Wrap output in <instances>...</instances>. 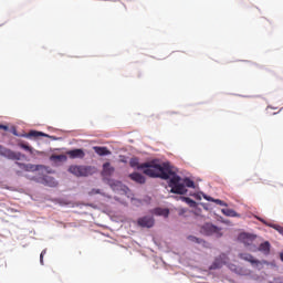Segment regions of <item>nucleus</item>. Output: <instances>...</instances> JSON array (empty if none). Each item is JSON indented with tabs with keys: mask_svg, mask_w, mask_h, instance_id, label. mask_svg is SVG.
I'll return each mask as SVG.
<instances>
[{
	"mask_svg": "<svg viewBox=\"0 0 283 283\" xmlns=\"http://www.w3.org/2000/svg\"><path fill=\"white\" fill-rule=\"evenodd\" d=\"M52 160H59V163H65L67 160V156L65 155H53L51 156Z\"/></svg>",
	"mask_w": 283,
	"mask_h": 283,
	"instance_id": "nucleus-20",
	"label": "nucleus"
},
{
	"mask_svg": "<svg viewBox=\"0 0 283 283\" xmlns=\"http://www.w3.org/2000/svg\"><path fill=\"white\" fill-rule=\"evenodd\" d=\"M222 213L223 216H228V218H239L240 214H238V212H235V210L233 209H222Z\"/></svg>",
	"mask_w": 283,
	"mask_h": 283,
	"instance_id": "nucleus-18",
	"label": "nucleus"
},
{
	"mask_svg": "<svg viewBox=\"0 0 283 283\" xmlns=\"http://www.w3.org/2000/svg\"><path fill=\"white\" fill-rule=\"evenodd\" d=\"M181 200L184 202H186L187 205H189V207H197V203L195 200H192L191 198L189 197H182Z\"/></svg>",
	"mask_w": 283,
	"mask_h": 283,
	"instance_id": "nucleus-21",
	"label": "nucleus"
},
{
	"mask_svg": "<svg viewBox=\"0 0 283 283\" xmlns=\"http://www.w3.org/2000/svg\"><path fill=\"white\" fill-rule=\"evenodd\" d=\"M114 171H116V169L112 166V164H109V161L103 164V178H109V176H114Z\"/></svg>",
	"mask_w": 283,
	"mask_h": 283,
	"instance_id": "nucleus-11",
	"label": "nucleus"
},
{
	"mask_svg": "<svg viewBox=\"0 0 283 283\" xmlns=\"http://www.w3.org/2000/svg\"><path fill=\"white\" fill-rule=\"evenodd\" d=\"M130 167H137L138 169H143L146 176L149 178H161V180H167L169 176H171V164H153V163H144L140 164L138 158H132L129 161Z\"/></svg>",
	"mask_w": 283,
	"mask_h": 283,
	"instance_id": "nucleus-1",
	"label": "nucleus"
},
{
	"mask_svg": "<svg viewBox=\"0 0 283 283\" xmlns=\"http://www.w3.org/2000/svg\"><path fill=\"white\" fill-rule=\"evenodd\" d=\"M111 187H112L113 189H116L117 187H123V182H120V181H115V182L111 184Z\"/></svg>",
	"mask_w": 283,
	"mask_h": 283,
	"instance_id": "nucleus-25",
	"label": "nucleus"
},
{
	"mask_svg": "<svg viewBox=\"0 0 283 283\" xmlns=\"http://www.w3.org/2000/svg\"><path fill=\"white\" fill-rule=\"evenodd\" d=\"M229 262V256L222 253L218 258L214 259L213 263L210 265V271H216L218 269H222L224 264Z\"/></svg>",
	"mask_w": 283,
	"mask_h": 283,
	"instance_id": "nucleus-8",
	"label": "nucleus"
},
{
	"mask_svg": "<svg viewBox=\"0 0 283 283\" xmlns=\"http://www.w3.org/2000/svg\"><path fill=\"white\" fill-rule=\"evenodd\" d=\"M69 172L76 176V178H87V176L96 174V168L93 166L72 165L69 167Z\"/></svg>",
	"mask_w": 283,
	"mask_h": 283,
	"instance_id": "nucleus-3",
	"label": "nucleus"
},
{
	"mask_svg": "<svg viewBox=\"0 0 283 283\" xmlns=\"http://www.w3.org/2000/svg\"><path fill=\"white\" fill-rule=\"evenodd\" d=\"M258 220H260V222H263V224H266L269 227V223H266V221H264V219L258 218Z\"/></svg>",
	"mask_w": 283,
	"mask_h": 283,
	"instance_id": "nucleus-31",
	"label": "nucleus"
},
{
	"mask_svg": "<svg viewBox=\"0 0 283 283\" xmlns=\"http://www.w3.org/2000/svg\"><path fill=\"white\" fill-rule=\"evenodd\" d=\"M0 156H3L9 160H21L22 158H25V155L17 153L14 150H10L3 146H0Z\"/></svg>",
	"mask_w": 283,
	"mask_h": 283,
	"instance_id": "nucleus-4",
	"label": "nucleus"
},
{
	"mask_svg": "<svg viewBox=\"0 0 283 283\" xmlns=\"http://www.w3.org/2000/svg\"><path fill=\"white\" fill-rule=\"evenodd\" d=\"M280 260L283 262V253L280 254Z\"/></svg>",
	"mask_w": 283,
	"mask_h": 283,
	"instance_id": "nucleus-32",
	"label": "nucleus"
},
{
	"mask_svg": "<svg viewBox=\"0 0 283 283\" xmlns=\"http://www.w3.org/2000/svg\"><path fill=\"white\" fill-rule=\"evenodd\" d=\"M43 185L46 187H59V181L51 176H45L43 178Z\"/></svg>",
	"mask_w": 283,
	"mask_h": 283,
	"instance_id": "nucleus-16",
	"label": "nucleus"
},
{
	"mask_svg": "<svg viewBox=\"0 0 283 283\" xmlns=\"http://www.w3.org/2000/svg\"><path fill=\"white\" fill-rule=\"evenodd\" d=\"M137 224L146 229H151V227H154L155 224L154 217H149V216L142 217L137 220Z\"/></svg>",
	"mask_w": 283,
	"mask_h": 283,
	"instance_id": "nucleus-10",
	"label": "nucleus"
},
{
	"mask_svg": "<svg viewBox=\"0 0 283 283\" xmlns=\"http://www.w3.org/2000/svg\"><path fill=\"white\" fill-rule=\"evenodd\" d=\"M155 216H164V218L169 217V209H163V208H157L154 210Z\"/></svg>",
	"mask_w": 283,
	"mask_h": 283,
	"instance_id": "nucleus-19",
	"label": "nucleus"
},
{
	"mask_svg": "<svg viewBox=\"0 0 283 283\" xmlns=\"http://www.w3.org/2000/svg\"><path fill=\"white\" fill-rule=\"evenodd\" d=\"M21 149H24V151H29V154H32V147L25 143H19L18 144Z\"/></svg>",
	"mask_w": 283,
	"mask_h": 283,
	"instance_id": "nucleus-22",
	"label": "nucleus"
},
{
	"mask_svg": "<svg viewBox=\"0 0 283 283\" xmlns=\"http://www.w3.org/2000/svg\"><path fill=\"white\" fill-rule=\"evenodd\" d=\"M94 193H101V190L99 189H93L91 191V196H94Z\"/></svg>",
	"mask_w": 283,
	"mask_h": 283,
	"instance_id": "nucleus-28",
	"label": "nucleus"
},
{
	"mask_svg": "<svg viewBox=\"0 0 283 283\" xmlns=\"http://www.w3.org/2000/svg\"><path fill=\"white\" fill-rule=\"evenodd\" d=\"M250 251H252V253L261 251V253H264V255H269V253H271V243L269 241H265L261 243L259 247L253 245L252 248H250Z\"/></svg>",
	"mask_w": 283,
	"mask_h": 283,
	"instance_id": "nucleus-9",
	"label": "nucleus"
},
{
	"mask_svg": "<svg viewBox=\"0 0 283 283\" xmlns=\"http://www.w3.org/2000/svg\"><path fill=\"white\" fill-rule=\"evenodd\" d=\"M220 231L221 229L212 223H205L201 228V233H203L205 235H217V238H220L222 235Z\"/></svg>",
	"mask_w": 283,
	"mask_h": 283,
	"instance_id": "nucleus-7",
	"label": "nucleus"
},
{
	"mask_svg": "<svg viewBox=\"0 0 283 283\" xmlns=\"http://www.w3.org/2000/svg\"><path fill=\"white\" fill-rule=\"evenodd\" d=\"M0 129H3L4 132H8V126L0 124Z\"/></svg>",
	"mask_w": 283,
	"mask_h": 283,
	"instance_id": "nucleus-29",
	"label": "nucleus"
},
{
	"mask_svg": "<svg viewBox=\"0 0 283 283\" xmlns=\"http://www.w3.org/2000/svg\"><path fill=\"white\" fill-rule=\"evenodd\" d=\"M228 268L230 271H234V273H238V266L235 264H229Z\"/></svg>",
	"mask_w": 283,
	"mask_h": 283,
	"instance_id": "nucleus-26",
	"label": "nucleus"
},
{
	"mask_svg": "<svg viewBox=\"0 0 283 283\" xmlns=\"http://www.w3.org/2000/svg\"><path fill=\"white\" fill-rule=\"evenodd\" d=\"M172 174L169 175V187L171 188V193H178L179 196H185L187 193V188L196 189V184L193 180L189 178H180V176L176 175V170H174V167L171 166Z\"/></svg>",
	"mask_w": 283,
	"mask_h": 283,
	"instance_id": "nucleus-2",
	"label": "nucleus"
},
{
	"mask_svg": "<svg viewBox=\"0 0 283 283\" xmlns=\"http://www.w3.org/2000/svg\"><path fill=\"white\" fill-rule=\"evenodd\" d=\"M130 180H134V182H137L138 185H145L146 179L145 176L138 172H133L129 175Z\"/></svg>",
	"mask_w": 283,
	"mask_h": 283,
	"instance_id": "nucleus-14",
	"label": "nucleus"
},
{
	"mask_svg": "<svg viewBox=\"0 0 283 283\" xmlns=\"http://www.w3.org/2000/svg\"><path fill=\"white\" fill-rule=\"evenodd\" d=\"M95 154H97V156H109V154H112V151H109V149H107V147H103V146H95L93 147Z\"/></svg>",
	"mask_w": 283,
	"mask_h": 283,
	"instance_id": "nucleus-15",
	"label": "nucleus"
},
{
	"mask_svg": "<svg viewBox=\"0 0 283 283\" xmlns=\"http://www.w3.org/2000/svg\"><path fill=\"white\" fill-rule=\"evenodd\" d=\"M258 220H260V222H263V224H266L269 227V223H266V221H264V219L258 218Z\"/></svg>",
	"mask_w": 283,
	"mask_h": 283,
	"instance_id": "nucleus-30",
	"label": "nucleus"
},
{
	"mask_svg": "<svg viewBox=\"0 0 283 283\" xmlns=\"http://www.w3.org/2000/svg\"><path fill=\"white\" fill-rule=\"evenodd\" d=\"M39 136H43L44 138H48V134L39 132V130H31L25 135L27 138H39Z\"/></svg>",
	"mask_w": 283,
	"mask_h": 283,
	"instance_id": "nucleus-17",
	"label": "nucleus"
},
{
	"mask_svg": "<svg viewBox=\"0 0 283 283\" xmlns=\"http://www.w3.org/2000/svg\"><path fill=\"white\" fill-rule=\"evenodd\" d=\"M66 156L71 159H76V158H85V151L81 148H75L73 150H67Z\"/></svg>",
	"mask_w": 283,
	"mask_h": 283,
	"instance_id": "nucleus-12",
	"label": "nucleus"
},
{
	"mask_svg": "<svg viewBox=\"0 0 283 283\" xmlns=\"http://www.w3.org/2000/svg\"><path fill=\"white\" fill-rule=\"evenodd\" d=\"M239 258L241 260H244L245 262H250V264H252V266H256V269H262V266L264 264H269V262L260 261V260L255 259L252 254H249V253H241V254H239Z\"/></svg>",
	"mask_w": 283,
	"mask_h": 283,
	"instance_id": "nucleus-6",
	"label": "nucleus"
},
{
	"mask_svg": "<svg viewBox=\"0 0 283 283\" xmlns=\"http://www.w3.org/2000/svg\"><path fill=\"white\" fill-rule=\"evenodd\" d=\"M20 169H23V171H39V166L32 165V164H21L19 161L15 163Z\"/></svg>",
	"mask_w": 283,
	"mask_h": 283,
	"instance_id": "nucleus-13",
	"label": "nucleus"
},
{
	"mask_svg": "<svg viewBox=\"0 0 283 283\" xmlns=\"http://www.w3.org/2000/svg\"><path fill=\"white\" fill-rule=\"evenodd\" d=\"M256 239H258V235L247 233V232H242L238 237L239 242H242V244H244L245 247H250V249L252 247H255L254 242Z\"/></svg>",
	"mask_w": 283,
	"mask_h": 283,
	"instance_id": "nucleus-5",
	"label": "nucleus"
},
{
	"mask_svg": "<svg viewBox=\"0 0 283 283\" xmlns=\"http://www.w3.org/2000/svg\"><path fill=\"white\" fill-rule=\"evenodd\" d=\"M206 200H211L212 202H216V205H220V207H227V203L220 199H211L206 197Z\"/></svg>",
	"mask_w": 283,
	"mask_h": 283,
	"instance_id": "nucleus-24",
	"label": "nucleus"
},
{
	"mask_svg": "<svg viewBox=\"0 0 283 283\" xmlns=\"http://www.w3.org/2000/svg\"><path fill=\"white\" fill-rule=\"evenodd\" d=\"M45 253H48V250H43L40 254V264H43V258L45 255Z\"/></svg>",
	"mask_w": 283,
	"mask_h": 283,
	"instance_id": "nucleus-27",
	"label": "nucleus"
},
{
	"mask_svg": "<svg viewBox=\"0 0 283 283\" xmlns=\"http://www.w3.org/2000/svg\"><path fill=\"white\" fill-rule=\"evenodd\" d=\"M188 240H190V242H196V244H202V239L195 235H188Z\"/></svg>",
	"mask_w": 283,
	"mask_h": 283,
	"instance_id": "nucleus-23",
	"label": "nucleus"
}]
</instances>
